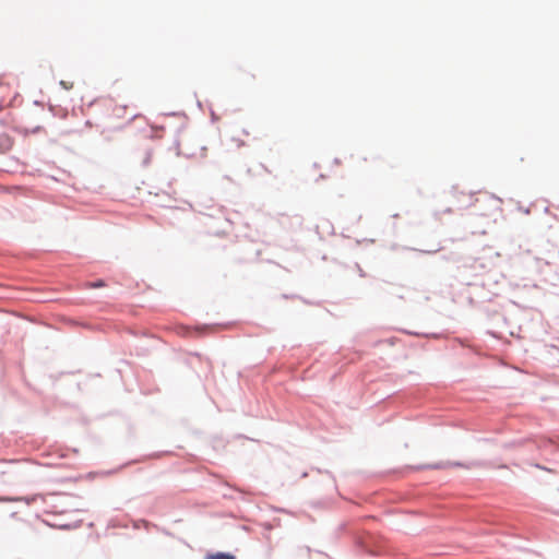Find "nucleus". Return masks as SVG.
<instances>
[{"instance_id":"6","label":"nucleus","mask_w":559,"mask_h":559,"mask_svg":"<svg viewBox=\"0 0 559 559\" xmlns=\"http://www.w3.org/2000/svg\"><path fill=\"white\" fill-rule=\"evenodd\" d=\"M484 199L485 200H491V198L489 195H487V194L484 195Z\"/></svg>"},{"instance_id":"5","label":"nucleus","mask_w":559,"mask_h":559,"mask_svg":"<svg viewBox=\"0 0 559 559\" xmlns=\"http://www.w3.org/2000/svg\"><path fill=\"white\" fill-rule=\"evenodd\" d=\"M103 285H104V284H103L102 282H98V283L94 284V285H93V287H100V286H103Z\"/></svg>"},{"instance_id":"1","label":"nucleus","mask_w":559,"mask_h":559,"mask_svg":"<svg viewBox=\"0 0 559 559\" xmlns=\"http://www.w3.org/2000/svg\"><path fill=\"white\" fill-rule=\"evenodd\" d=\"M13 145V141L10 136L8 135H1L0 136V148L5 152L8 150H10Z\"/></svg>"},{"instance_id":"4","label":"nucleus","mask_w":559,"mask_h":559,"mask_svg":"<svg viewBox=\"0 0 559 559\" xmlns=\"http://www.w3.org/2000/svg\"><path fill=\"white\" fill-rule=\"evenodd\" d=\"M60 84L63 85L67 90L72 87V85H67L64 81H61Z\"/></svg>"},{"instance_id":"2","label":"nucleus","mask_w":559,"mask_h":559,"mask_svg":"<svg viewBox=\"0 0 559 559\" xmlns=\"http://www.w3.org/2000/svg\"><path fill=\"white\" fill-rule=\"evenodd\" d=\"M206 559H236V558H235V556H233L230 554L216 552V554H213V555H209L206 557Z\"/></svg>"},{"instance_id":"3","label":"nucleus","mask_w":559,"mask_h":559,"mask_svg":"<svg viewBox=\"0 0 559 559\" xmlns=\"http://www.w3.org/2000/svg\"><path fill=\"white\" fill-rule=\"evenodd\" d=\"M468 200L472 201L473 198L468 197ZM473 204H474L473 202H467V203L463 204V207L472 206Z\"/></svg>"}]
</instances>
